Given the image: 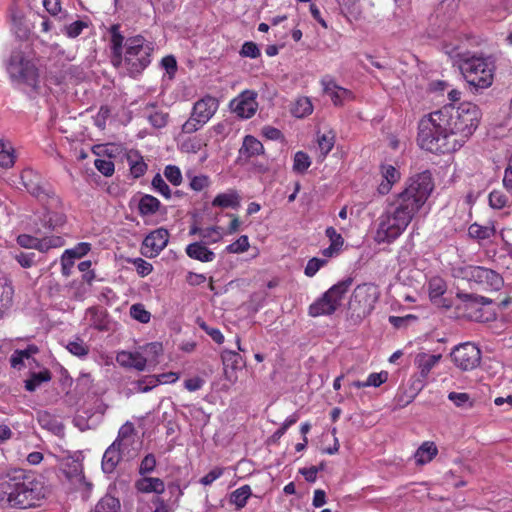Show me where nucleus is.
Here are the masks:
<instances>
[{
	"instance_id": "49",
	"label": "nucleus",
	"mask_w": 512,
	"mask_h": 512,
	"mask_svg": "<svg viewBox=\"0 0 512 512\" xmlns=\"http://www.w3.org/2000/svg\"><path fill=\"white\" fill-rule=\"evenodd\" d=\"M153 188L166 199L171 198V190L160 174H156L152 179Z\"/></svg>"
},
{
	"instance_id": "33",
	"label": "nucleus",
	"mask_w": 512,
	"mask_h": 512,
	"mask_svg": "<svg viewBox=\"0 0 512 512\" xmlns=\"http://www.w3.org/2000/svg\"><path fill=\"white\" fill-rule=\"evenodd\" d=\"M37 350V347L34 345H30L24 350H15L10 357L11 366L19 369L23 365L24 359L30 358Z\"/></svg>"
},
{
	"instance_id": "20",
	"label": "nucleus",
	"mask_w": 512,
	"mask_h": 512,
	"mask_svg": "<svg viewBox=\"0 0 512 512\" xmlns=\"http://www.w3.org/2000/svg\"><path fill=\"white\" fill-rule=\"evenodd\" d=\"M122 448L121 446L112 443L104 452L102 458V470L106 474L114 472L117 465L122 459Z\"/></svg>"
},
{
	"instance_id": "63",
	"label": "nucleus",
	"mask_w": 512,
	"mask_h": 512,
	"mask_svg": "<svg viewBox=\"0 0 512 512\" xmlns=\"http://www.w3.org/2000/svg\"><path fill=\"white\" fill-rule=\"evenodd\" d=\"M35 256L36 255L34 252H30V253L21 252L20 254L15 256V259L21 265V267L30 268L35 263Z\"/></svg>"
},
{
	"instance_id": "54",
	"label": "nucleus",
	"mask_w": 512,
	"mask_h": 512,
	"mask_svg": "<svg viewBox=\"0 0 512 512\" xmlns=\"http://www.w3.org/2000/svg\"><path fill=\"white\" fill-rule=\"evenodd\" d=\"M94 165L96 169L106 177L112 176L115 171V165L113 161L109 159L98 158L94 161Z\"/></svg>"
},
{
	"instance_id": "39",
	"label": "nucleus",
	"mask_w": 512,
	"mask_h": 512,
	"mask_svg": "<svg viewBox=\"0 0 512 512\" xmlns=\"http://www.w3.org/2000/svg\"><path fill=\"white\" fill-rule=\"evenodd\" d=\"M128 263H131L135 267L140 277H145L153 271V265L140 257L128 259Z\"/></svg>"
},
{
	"instance_id": "1",
	"label": "nucleus",
	"mask_w": 512,
	"mask_h": 512,
	"mask_svg": "<svg viewBox=\"0 0 512 512\" xmlns=\"http://www.w3.org/2000/svg\"><path fill=\"white\" fill-rule=\"evenodd\" d=\"M480 119L481 111L472 102H462L458 107L445 105L420 119L418 144L435 154L457 151L475 132Z\"/></svg>"
},
{
	"instance_id": "2",
	"label": "nucleus",
	"mask_w": 512,
	"mask_h": 512,
	"mask_svg": "<svg viewBox=\"0 0 512 512\" xmlns=\"http://www.w3.org/2000/svg\"><path fill=\"white\" fill-rule=\"evenodd\" d=\"M433 188L429 171L409 178L404 189L394 196L378 217L375 241L390 244L399 238L424 206Z\"/></svg>"
},
{
	"instance_id": "50",
	"label": "nucleus",
	"mask_w": 512,
	"mask_h": 512,
	"mask_svg": "<svg viewBox=\"0 0 512 512\" xmlns=\"http://www.w3.org/2000/svg\"><path fill=\"white\" fill-rule=\"evenodd\" d=\"M0 288V302L3 304V306L11 305L14 295V288L12 282L6 280L3 284H1Z\"/></svg>"
},
{
	"instance_id": "6",
	"label": "nucleus",
	"mask_w": 512,
	"mask_h": 512,
	"mask_svg": "<svg viewBox=\"0 0 512 512\" xmlns=\"http://www.w3.org/2000/svg\"><path fill=\"white\" fill-rule=\"evenodd\" d=\"M351 285L352 279L347 278L331 286L321 297L310 304L308 315L315 318L334 314Z\"/></svg>"
},
{
	"instance_id": "30",
	"label": "nucleus",
	"mask_w": 512,
	"mask_h": 512,
	"mask_svg": "<svg viewBox=\"0 0 512 512\" xmlns=\"http://www.w3.org/2000/svg\"><path fill=\"white\" fill-rule=\"evenodd\" d=\"M92 512H121L120 500L110 494H106L96 503Z\"/></svg>"
},
{
	"instance_id": "41",
	"label": "nucleus",
	"mask_w": 512,
	"mask_h": 512,
	"mask_svg": "<svg viewBox=\"0 0 512 512\" xmlns=\"http://www.w3.org/2000/svg\"><path fill=\"white\" fill-rule=\"evenodd\" d=\"M130 315L133 319L140 323H148L151 318V314L147 311L143 304H133L130 308Z\"/></svg>"
},
{
	"instance_id": "38",
	"label": "nucleus",
	"mask_w": 512,
	"mask_h": 512,
	"mask_svg": "<svg viewBox=\"0 0 512 512\" xmlns=\"http://www.w3.org/2000/svg\"><path fill=\"white\" fill-rule=\"evenodd\" d=\"M221 228L217 226L203 228L202 241L206 245L217 243L222 239Z\"/></svg>"
},
{
	"instance_id": "32",
	"label": "nucleus",
	"mask_w": 512,
	"mask_h": 512,
	"mask_svg": "<svg viewBox=\"0 0 512 512\" xmlns=\"http://www.w3.org/2000/svg\"><path fill=\"white\" fill-rule=\"evenodd\" d=\"M51 380V372L48 369H44L40 372H33L30 378L25 380V389L29 392L35 391L42 383Z\"/></svg>"
},
{
	"instance_id": "25",
	"label": "nucleus",
	"mask_w": 512,
	"mask_h": 512,
	"mask_svg": "<svg viewBox=\"0 0 512 512\" xmlns=\"http://www.w3.org/2000/svg\"><path fill=\"white\" fill-rule=\"evenodd\" d=\"M264 153L263 144L254 136L246 135L243 139L242 146L239 150L240 157L250 159Z\"/></svg>"
},
{
	"instance_id": "27",
	"label": "nucleus",
	"mask_w": 512,
	"mask_h": 512,
	"mask_svg": "<svg viewBox=\"0 0 512 512\" xmlns=\"http://www.w3.org/2000/svg\"><path fill=\"white\" fill-rule=\"evenodd\" d=\"M161 207V202L154 196L144 194L138 202V213L142 218L156 214Z\"/></svg>"
},
{
	"instance_id": "24",
	"label": "nucleus",
	"mask_w": 512,
	"mask_h": 512,
	"mask_svg": "<svg viewBox=\"0 0 512 512\" xmlns=\"http://www.w3.org/2000/svg\"><path fill=\"white\" fill-rule=\"evenodd\" d=\"M135 488L141 493L162 494L165 491V484L160 478L143 477L135 482Z\"/></svg>"
},
{
	"instance_id": "5",
	"label": "nucleus",
	"mask_w": 512,
	"mask_h": 512,
	"mask_svg": "<svg viewBox=\"0 0 512 512\" xmlns=\"http://www.w3.org/2000/svg\"><path fill=\"white\" fill-rule=\"evenodd\" d=\"M154 44L143 35L126 38L122 64L127 74L136 78L151 64Z\"/></svg>"
},
{
	"instance_id": "29",
	"label": "nucleus",
	"mask_w": 512,
	"mask_h": 512,
	"mask_svg": "<svg viewBox=\"0 0 512 512\" xmlns=\"http://www.w3.org/2000/svg\"><path fill=\"white\" fill-rule=\"evenodd\" d=\"M496 233V229L494 223H490L488 225H480L478 223H473L468 228V235L476 240H487L494 236Z\"/></svg>"
},
{
	"instance_id": "9",
	"label": "nucleus",
	"mask_w": 512,
	"mask_h": 512,
	"mask_svg": "<svg viewBox=\"0 0 512 512\" xmlns=\"http://www.w3.org/2000/svg\"><path fill=\"white\" fill-rule=\"evenodd\" d=\"M21 182L27 192L43 205L54 206L60 202L52 187L47 182H44L32 169L22 171Z\"/></svg>"
},
{
	"instance_id": "59",
	"label": "nucleus",
	"mask_w": 512,
	"mask_h": 512,
	"mask_svg": "<svg viewBox=\"0 0 512 512\" xmlns=\"http://www.w3.org/2000/svg\"><path fill=\"white\" fill-rule=\"evenodd\" d=\"M156 467V458L153 454H147L141 461L139 467V473L146 475L154 471Z\"/></svg>"
},
{
	"instance_id": "35",
	"label": "nucleus",
	"mask_w": 512,
	"mask_h": 512,
	"mask_svg": "<svg viewBox=\"0 0 512 512\" xmlns=\"http://www.w3.org/2000/svg\"><path fill=\"white\" fill-rule=\"evenodd\" d=\"M311 165V159L309 155L303 151L295 153L293 158V171L299 174H303Z\"/></svg>"
},
{
	"instance_id": "14",
	"label": "nucleus",
	"mask_w": 512,
	"mask_h": 512,
	"mask_svg": "<svg viewBox=\"0 0 512 512\" xmlns=\"http://www.w3.org/2000/svg\"><path fill=\"white\" fill-rule=\"evenodd\" d=\"M257 93L254 90H245L236 98L231 100L229 106L232 112L238 117L249 119L255 115L258 103L256 101Z\"/></svg>"
},
{
	"instance_id": "56",
	"label": "nucleus",
	"mask_w": 512,
	"mask_h": 512,
	"mask_svg": "<svg viewBox=\"0 0 512 512\" xmlns=\"http://www.w3.org/2000/svg\"><path fill=\"white\" fill-rule=\"evenodd\" d=\"M240 55L243 57L255 59L258 58L261 53L256 43L252 41H246L241 47Z\"/></svg>"
},
{
	"instance_id": "22",
	"label": "nucleus",
	"mask_w": 512,
	"mask_h": 512,
	"mask_svg": "<svg viewBox=\"0 0 512 512\" xmlns=\"http://www.w3.org/2000/svg\"><path fill=\"white\" fill-rule=\"evenodd\" d=\"M441 354L419 353L415 357V365L419 370L420 376L426 379L431 370L439 363Z\"/></svg>"
},
{
	"instance_id": "62",
	"label": "nucleus",
	"mask_w": 512,
	"mask_h": 512,
	"mask_svg": "<svg viewBox=\"0 0 512 512\" xmlns=\"http://www.w3.org/2000/svg\"><path fill=\"white\" fill-rule=\"evenodd\" d=\"M387 378V372L371 373L366 380V385H368V387H379L380 385L387 381Z\"/></svg>"
},
{
	"instance_id": "28",
	"label": "nucleus",
	"mask_w": 512,
	"mask_h": 512,
	"mask_svg": "<svg viewBox=\"0 0 512 512\" xmlns=\"http://www.w3.org/2000/svg\"><path fill=\"white\" fill-rule=\"evenodd\" d=\"M251 496H252L251 487L246 484V485H243V486L237 488L230 494L229 502H230V504L235 506L236 510H241L246 506L248 499Z\"/></svg>"
},
{
	"instance_id": "48",
	"label": "nucleus",
	"mask_w": 512,
	"mask_h": 512,
	"mask_svg": "<svg viewBox=\"0 0 512 512\" xmlns=\"http://www.w3.org/2000/svg\"><path fill=\"white\" fill-rule=\"evenodd\" d=\"M15 154L12 148L7 149L6 144L0 149V167L8 169L15 164Z\"/></svg>"
},
{
	"instance_id": "13",
	"label": "nucleus",
	"mask_w": 512,
	"mask_h": 512,
	"mask_svg": "<svg viewBox=\"0 0 512 512\" xmlns=\"http://www.w3.org/2000/svg\"><path fill=\"white\" fill-rule=\"evenodd\" d=\"M320 84L324 95L330 98L334 106L341 107L345 103L355 99L353 91L339 86L331 75L323 76L320 80Z\"/></svg>"
},
{
	"instance_id": "17",
	"label": "nucleus",
	"mask_w": 512,
	"mask_h": 512,
	"mask_svg": "<svg viewBox=\"0 0 512 512\" xmlns=\"http://www.w3.org/2000/svg\"><path fill=\"white\" fill-rule=\"evenodd\" d=\"M380 173L382 181L377 187V191L380 195H387L394 184L400 181V171L391 164H382L380 166Z\"/></svg>"
},
{
	"instance_id": "26",
	"label": "nucleus",
	"mask_w": 512,
	"mask_h": 512,
	"mask_svg": "<svg viewBox=\"0 0 512 512\" xmlns=\"http://www.w3.org/2000/svg\"><path fill=\"white\" fill-rule=\"evenodd\" d=\"M438 454V448L433 441L423 442L414 453L417 465H425L431 462Z\"/></svg>"
},
{
	"instance_id": "3",
	"label": "nucleus",
	"mask_w": 512,
	"mask_h": 512,
	"mask_svg": "<svg viewBox=\"0 0 512 512\" xmlns=\"http://www.w3.org/2000/svg\"><path fill=\"white\" fill-rule=\"evenodd\" d=\"M3 499L11 508L26 509L36 506L45 496L43 482L33 473L14 470L1 483Z\"/></svg>"
},
{
	"instance_id": "45",
	"label": "nucleus",
	"mask_w": 512,
	"mask_h": 512,
	"mask_svg": "<svg viewBox=\"0 0 512 512\" xmlns=\"http://www.w3.org/2000/svg\"><path fill=\"white\" fill-rule=\"evenodd\" d=\"M169 114L160 110H155L148 115L149 123L155 128H163L168 123Z\"/></svg>"
},
{
	"instance_id": "46",
	"label": "nucleus",
	"mask_w": 512,
	"mask_h": 512,
	"mask_svg": "<svg viewBox=\"0 0 512 512\" xmlns=\"http://www.w3.org/2000/svg\"><path fill=\"white\" fill-rule=\"evenodd\" d=\"M144 353L147 355L148 362H157V358L163 352V346L159 342H151L143 347Z\"/></svg>"
},
{
	"instance_id": "11",
	"label": "nucleus",
	"mask_w": 512,
	"mask_h": 512,
	"mask_svg": "<svg viewBox=\"0 0 512 512\" xmlns=\"http://www.w3.org/2000/svg\"><path fill=\"white\" fill-rule=\"evenodd\" d=\"M463 278L473 281L485 290L498 291L503 286L502 276L494 270L482 267L468 265L462 268Z\"/></svg>"
},
{
	"instance_id": "19",
	"label": "nucleus",
	"mask_w": 512,
	"mask_h": 512,
	"mask_svg": "<svg viewBox=\"0 0 512 512\" xmlns=\"http://www.w3.org/2000/svg\"><path fill=\"white\" fill-rule=\"evenodd\" d=\"M185 252L191 259L200 262H212L216 255L210 250L204 242H193L186 246Z\"/></svg>"
},
{
	"instance_id": "57",
	"label": "nucleus",
	"mask_w": 512,
	"mask_h": 512,
	"mask_svg": "<svg viewBox=\"0 0 512 512\" xmlns=\"http://www.w3.org/2000/svg\"><path fill=\"white\" fill-rule=\"evenodd\" d=\"M325 235L329 239L330 245H333L342 250L344 245V238L340 233L336 231L334 227H327L325 230Z\"/></svg>"
},
{
	"instance_id": "42",
	"label": "nucleus",
	"mask_w": 512,
	"mask_h": 512,
	"mask_svg": "<svg viewBox=\"0 0 512 512\" xmlns=\"http://www.w3.org/2000/svg\"><path fill=\"white\" fill-rule=\"evenodd\" d=\"M446 291V284L441 278H433L429 281V297L434 300L441 297Z\"/></svg>"
},
{
	"instance_id": "53",
	"label": "nucleus",
	"mask_w": 512,
	"mask_h": 512,
	"mask_svg": "<svg viewBox=\"0 0 512 512\" xmlns=\"http://www.w3.org/2000/svg\"><path fill=\"white\" fill-rule=\"evenodd\" d=\"M88 27V23L82 20L74 21L73 23L67 25L65 27V35L68 38H76L78 37L82 31Z\"/></svg>"
},
{
	"instance_id": "8",
	"label": "nucleus",
	"mask_w": 512,
	"mask_h": 512,
	"mask_svg": "<svg viewBox=\"0 0 512 512\" xmlns=\"http://www.w3.org/2000/svg\"><path fill=\"white\" fill-rule=\"evenodd\" d=\"M219 108V101L209 94L197 100L190 114V117L182 125V132L192 134L201 129L215 115Z\"/></svg>"
},
{
	"instance_id": "34",
	"label": "nucleus",
	"mask_w": 512,
	"mask_h": 512,
	"mask_svg": "<svg viewBox=\"0 0 512 512\" xmlns=\"http://www.w3.org/2000/svg\"><path fill=\"white\" fill-rule=\"evenodd\" d=\"M317 143L321 151V155L326 157L334 147L335 134L332 131H329L328 133L318 135Z\"/></svg>"
},
{
	"instance_id": "21",
	"label": "nucleus",
	"mask_w": 512,
	"mask_h": 512,
	"mask_svg": "<svg viewBox=\"0 0 512 512\" xmlns=\"http://www.w3.org/2000/svg\"><path fill=\"white\" fill-rule=\"evenodd\" d=\"M241 196L235 189H229L224 193H219L212 200V206L222 209H237L240 206Z\"/></svg>"
},
{
	"instance_id": "43",
	"label": "nucleus",
	"mask_w": 512,
	"mask_h": 512,
	"mask_svg": "<svg viewBox=\"0 0 512 512\" xmlns=\"http://www.w3.org/2000/svg\"><path fill=\"white\" fill-rule=\"evenodd\" d=\"M489 205L493 209H502L504 208L508 203L507 196L500 190H493L490 192L489 197Z\"/></svg>"
},
{
	"instance_id": "47",
	"label": "nucleus",
	"mask_w": 512,
	"mask_h": 512,
	"mask_svg": "<svg viewBox=\"0 0 512 512\" xmlns=\"http://www.w3.org/2000/svg\"><path fill=\"white\" fill-rule=\"evenodd\" d=\"M165 178L174 186L182 183V173L179 167L175 165H168L164 169Z\"/></svg>"
},
{
	"instance_id": "23",
	"label": "nucleus",
	"mask_w": 512,
	"mask_h": 512,
	"mask_svg": "<svg viewBox=\"0 0 512 512\" xmlns=\"http://www.w3.org/2000/svg\"><path fill=\"white\" fill-rule=\"evenodd\" d=\"M126 158L130 173L134 178H140L147 172L148 166L138 150H129L126 154Z\"/></svg>"
},
{
	"instance_id": "40",
	"label": "nucleus",
	"mask_w": 512,
	"mask_h": 512,
	"mask_svg": "<svg viewBox=\"0 0 512 512\" xmlns=\"http://www.w3.org/2000/svg\"><path fill=\"white\" fill-rule=\"evenodd\" d=\"M328 263L327 259L317 258L313 257L308 260L305 269L304 274L307 277H313L316 275V273L324 266H326Z\"/></svg>"
},
{
	"instance_id": "64",
	"label": "nucleus",
	"mask_w": 512,
	"mask_h": 512,
	"mask_svg": "<svg viewBox=\"0 0 512 512\" xmlns=\"http://www.w3.org/2000/svg\"><path fill=\"white\" fill-rule=\"evenodd\" d=\"M37 237L28 235V234H21L17 237V243L26 249H35L37 244Z\"/></svg>"
},
{
	"instance_id": "51",
	"label": "nucleus",
	"mask_w": 512,
	"mask_h": 512,
	"mask_svg": "<svg viewBox=\"0 0 512 512\" xmlns=\"http://www.w3.org/2000/svg\"><path fill=\"white\" fill-rule=\"evenodd\" d=\"M448 399L454 403L457 407H463L468 404L469 408L473 407V402L470 401V395L465 392H450L448 394Z\"/></svg>"
},
{
	"instance_id": "16",
	"label": "nucleus",
	"mask_w": 512,
	"mask_h": 512,
	"mask_svg": "<svg viewBox=\"0 0 512 512\" xmlns=\"http://www.w3.org/2000/svg\"><path fill=\"white\" fill-rule=\"evenodd\" d=\"M108 31L110 34L111 62L114 67H119L122 64V54L126 39L120 31V24L111 25Z\"/></svg>"
},
{
	"instance_id": "37",
	"label": "nucleus",
	"mask_w": 512,
	"mask_h": 512,
	"mask_svg": "<svg viewBox=\"0 0 512 512\" xmlns=\"http://www.w3.org/2000/svg\"><path fill=\"white\" fill-rule=\"evenodd\" d=\"M312 112L313 106L307 97L299 98L292 109V113L298 118L308 116Z\"/></svg>"
},
{
	"instance_id": "58",
	"label": "nucleus",
	"mask_w": 512,
	"mask_h": 512,
	"mask_svg": "<svg viewBox=\"0 0 512 512\" xmlns=\"http://www.w3.org/2000/svg\"><path fill=\"white\" fill-rule=\"evenodd\" d=\"M221 358L225 365L231 366L233 369L238 367L241 360L240 354L232 350H224Z\"/></svg>"
},
{
	"instance_id": "52",
	"label": "nucleus",
	"mask_w": 512,
	"mask_h": 512,
	"mask_svg": "<svg viewBox=\"0 0 512 512\" xmlns=\"http://www.w3.org/2000/svg\"><path fill=\"white\" fill-rule=\"evenodd\" d=\"M210 178L207 175H195L190 178L189 186L192 190L200 192L210 186Z\"/></svg>"
},
{
	"instance_id": "60",
	"label": "nucleus",
	"mask_w": 512,
	"mask_h": 512,
	"mask_svg": "<svg viewBox=\"0 0 512 512\" xmlns=\"http://www.w3.org/2000/svg\"><path fill=\"white\" fill-rule=\"evenodd\" d=\"M91 249V245L87 242H80L72 249L65 250L67 255H71L74 259H79L85 256Z\"/></svg>"
},
{
	"instance_id": "61",
	"label": "nucleus",
	"mask_w": 512,
	"mask_h": 512,
	"mask_svg": "<svg viewBox=\"0 0 512 512\" xmlns=\"http://www.w3.org/2000/svg\"><path fill=\"white\" fill-rule=\"evenodd\" d=\"M223 467H215L210 472H208L205 476H203L199 482L204 486L211 485L214 481L219 479L224 473Z\"/></svg>"
},
{
	"instance_id": "15",
	"label": "nucleus",
	"mask_w": 512,
	"mask_h": 512,
	"mask_svg": "<svg viewBox=\"0 0 512 512\" xmlns=\"http://www.w3.org/2000/svg\"><path fill=\"white\" fill-rule=\"evenodd\" d=\"M169 232L165 228H158L151 231L143 240L141 253L145 257H156L167 246Z\"/></svg>"
},
{
	"instance_id": "10",
	"label": "nucleus",
	"mask_w": 512,
	"mask_h": 512,
	"mask_svg": "<svg viewBox=\"0 0 512 512\" xmlns=\"http://www.w3.org/2000/svg\"><path fill=\"white\" fill-rule=\"evenodd\" d=\"M7 70L13 80L32 88L37 87L38 69L32 61L24 57L22 51H14L11 54Z\"/></svg>"
},
{
	"instance_id": "12",
	"label": "nucleus",
	"mask_w": 512,
	"mask_h": 512,
	"mask_svg": "<svg viewBox=\"0 0 512 512\" xmlns=\"http://www.w3.org/2000/svg\"><path fill=\"white\" fill-rule=\"evenodd\" d=\"M450 356L454 365L461 371H472L481 362V351L471 342L455 346Z\"/></svg>"
},
{
	"instance_id": "44",
	"label": "nucleus",
	"mask_w": 512,
	"mask_h": 512,
	"mask_svg": "<svg viewBox=\"0 0 512 512\" xmlns=\"http://www.w3.org/2000/svg\"><path fill=\"white\" fill-rule=\"evenodd\" d=\"M249 239L247 235H241L236 241L226 247L229 253L239 254L249 249Z\"/></svg>"
},
{
	"instance_id": "18",
	"label": "nucleus",
	"mask_w": 512,
	"mask_h": 512,
	"mask_svg": "<svg viewBox=\"0 0 512 512\" xmlns=\"http://www.w3.org/2000/svg\"><path fill=\"white\" fill-rule=\"evenodd\" d=\"M117 363L125 368H133L143 371L146 368L148 359L139 352L121 351L116 356Z\"/></svg>"
},
{
	"instance_id": "36",
	"label": "nucleus",
	"mask_w": 512,
	"mask_h": 512,
	"mask_svg": "<svg viewBox=\"0 0 512 512\" xmlns=\"http://www.w3.org/2000/svg\"><path fill=\"white\" fill-rule=\"evenodd\" d=\"M66 348L71 354L79 358H84L89 353V346L81 338L70 341Z\"/></svg>"
},
{
	"instance_id": "4",
	"label": "nucleus",
	"mask_w": 512,
	"mask_h": 512,
	"mask_svg": "<svg viewBox=\"0 0 512 512\" xmlns=\"http://www.w3.org/2000/svg\"><path fill=\"white\" fill-rule=\"evenodd\" d=\"M459 69L466 82L476 90L493 84L495 62L492 57L470 52L459 55Z\"/></svg>"
},
{
	"instance_id": "31",
	"label": "nucleus",
	"mask_w": 512,
	"mask_h": 512,
	"mask_svg": "<svg viewBox=\"0 0 512 512\" xmlns=\"http://www.w3.org/2000/svg\"><path fill=\"white\" fill-rule=\"evenodd\" d=\"M136 434V430L134 427V424L130 421H127L125 424H123L119 431L116 439L113 443L121 446L126 447L127 445L131 444L133 442V438Z\"/></svg>"
},
{
	"instance_id": "55",
	"label": "nucleus",
	"mask_w": 512,
	"mask_h": 512,
	"mask_svg": "<svg viewBox=\"0 0 512 512\" xmlns=\"http://www.w3.org/2000/svg\"><path fill=\"white\" fill-rule=\"evenodd\" d=\"M201 147L202 142L198 137H190L181 143V150L186 153H197Z\"/></svg>"
},
{
	"instance_id": "7",
	"label": "nucleus",
	"mask_w": 512,
	"mask_h": 512,
	"mask_svg": "<svg viewBox=\"0 0 512 512\" xmlns=\"http://www.w3.org/2000/svg\"><path fill=\"white\" fill-rule=\"evenodd\" d=\"M377 300L378 290L375 285L368 283L358 285L354 289L348 304L350 319L354 323L362 321L373 311Z\"/></svg>"
}]
</instances>
